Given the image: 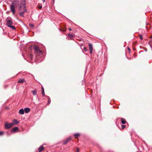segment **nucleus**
I'll return each instance as SVG.
<instances>
[{
  "label": "nucleus",
  "instance_id": "f257e3e1",
  "mask_svg": "<svg viewBox=\"0 0 152 152\" xmlns=\"http://www.w3.org/2000/svg\"><path fill=\"white\" fill-rule=\"evenodd\" d=\"M26 1L25 0H21L20 1V5L19 6V10L20 12L19 15L23 16L25 13L26 12L27 10L26 7Z\"/></svg>",
  "mask_w": 152,
  "mask_h": 152
},
{
  "label": "nucleus",
  "instance_id": "f03ea898",
  "mask_svg": "<svg viewBox=\"0 0 152 152\" xmlns=\"http://www.w3.org/2000/svg\"><path fill=\"white\" fill-rule=\"evenodd\" d=\"M20 4V2L18 1L14 0L12 2V4L10 6V11L12 13L13 15H15V8L18 7L19 4Z\"/></svg>",
  "mask_w": 152,
  "mask_h": 152
},
{
  "label": "nucleus",
  "instance_id": "7ed1b4c3",
  "mask_svg": "<svg viewBox=\"0 0 152 152\" xmlns=\"http://www.w3.org/2000/svg\"><path fill=\"white\" fill-rule=\"evenodd\" d=\"M34 48L35 54L36 56H40L43 54L42 52L39 50V47L37 46H35Z\"/></svg>",
  "mask_w": 152,
  "mask_h": 152
},
{
  "label": "nucleus",
  "instance_id": "20e7f679",
  "mask_svg": "<svg viewBox=\"0 0 152 152\" xmlns=\"http://www.w3.org/2000/svg\"><path fill=\"white\" fill-rule=\"evenodd\" d=\"M6 25L8 27L10 26V25H11L13 24L12 19L10 17H7L6 19Z\"/></svg>",
  "mask_w": 152,
  "mask_h": 152
},
{
  "label": "nucleus",
  "instance_id": "39448f33",
  "mask_svg": "<svg viewBox=\"0 0 152 152\" xmlns=\"http://www.w3.org/2000/svg\"><path fill=\"white\" fill-rule=\"evenodd\" d=\"M13 125V124L12 123H9L8 122H6L5 123V128L7 129H8L10 128Z\"/></svg>",
  "mask_w": 152,
  "mask_h": 152
},
{
  "label": "nucleus",
  "instance_id": "423d86ee",
  "mask_svg": "<svg viewBox=\"0 0 152 152\" xmlns=\"http://www.w3.org/2000/svg\"><path fill=\"white\" fill-rule=\"evenodd\" d=\"M72 139L71 137H70L66 140L64 142V144H66L70 140Z\"/></svg>",
  "mask_w": 152,
  "mask_h": 152
},
{
  "label": "nucleus",
  "instance_id": "0eeeda50",
  "mask_svg": "<svg viewBox=\"0 0 152 152\" xmlns=\"http://www.w3.org/2000/svg\"><path fill=\"white\" fill-rule=\"evenodd\" d=\"M24 110L23 109H21L19 110V114H20L23 115L24 114Z\"/></svg>",
  "mask_w": 152,
  "mask_h": 152
},
{
  "label": "nucleus",
  "instance_id": "6e6552de",
  "mask_svg": "<svg viewBox=\"0 0 152 152\" xmlns=\"http://www.w3.org/2000/svg\"><path fill=\"white\" fill-rule=\"evenodd\" d=\"M24 111L26 113H28L30 111V109L28 108H26L24 109Z\"/></svg>",
  "mask_w": 152,
  "mask_h": 152
},
{
  "label": "nucleus",
  "instance_id": "1a4fd4ad",
  "mask_svg": "<svg viewBox=\"0 0 152 152\" xmlns=\"http://www.w3.org/2000/svg\"><path fill=\"white\" fill-rule=\"evenodd\" d=\"M18 129V128L17 127H15L12 128V132H15Z\"/></svg>",
  "mask_w": 152,
  "mask_h": 152
},
{
  "label": "nucleus",
  "instance_id": "9d476101",
  "mask_svg": "<svg viewBox=\"0 0 152 152\" xmlns=\"http://www.w3.org/2000/svg\"><path fill=\"white\" fill-rule=\"evenodd\" d=\"M44 149V148L42 145H41L39 148V152H41Z\"/></svg>",
  "mask_w": 152,
  "mask_h": 152
},
{
  "label": "nucleus",
  "instance_id": "9b49d317",
  "mask_svg": "<svg viewBox=\"0 0 152 152\" xmlns=\"http://www.w3.org/2000/svg\"><path fill=\"white\" fill-rule=\"evenodd\" d=\"M16 125L19 123V122L16 119H14L13 121V123H12Z\"/></svg>",
  "mask_w": 152,
  "mask_h": 152
},
{
  "label": "nucleus",
  "instance_id": "f8f14e48",
  "mask_svg": "<svg viewBox=\"0 0 152 152\" xmlns=\"http://www.w3.org/2000/svg\"><path fill=\"white\" fill-rule=\"evenodd\" d=\"M89 50H93L92 45L90 43H89Z\"/></svg>",
  "mask_w": 152,
  "mask_h": 152
},
{
  "label": "nucleus",
  "instance_id": "ddd939ff",
  "mask_svg": "<svg viewBox=\"0 0 152 152\" xmlns=\"http://www.w3.org/2000/svg\"><path fill=\"white\" fill-rule=\"evenodd\" d=\"M25 81V80L23 79H19L18 81V83H23Z\"/></svg>",
  "mask_w": 152,
  "mask_h": 152
},
{
  "label": "nucleus",
  "instance_id": "4468645a",
  "mask_svg": "<svg viewBox=\"0 0 152 152\" xmlns=\"http://www.w3.org/2000/svg\"><path fill=\"white\" fill-rule=\"evenodd\" d=\"M121 123L123 124H125L126 122V121L125 120L122 118L121 119Z\"/></svg>",
  "mask_w": 152,
  "mask_h": 152
},
{
  "label": "nucleus",
  "instance_id": "2eb2a0df",
  "mask_svg": "<svg viewBox=\"0 0 152 152\" xmlns=\"http://www.w3.org/2000/svg\"><path fill=\"white\" fill-rule=\"evenodd\" d=\"M37 92V91L36 90H33L32 91V93L34 95H36Z\"/></svg>",
  "mask_w": 152,
  "mask_h": 152
},
{
  "label": "nucleus",
  "instance_id": "dca6fc26",
  "mask_svg": "<svg viewBox=\"0 0 152 152\" xmlns=\"http://www.w3.org/2000/svg\"><path fill=\"white\" fill-rule=\"evenodd\" d=\"M42 95L43 96H44L45 93H44V89L43 87H42Z\"/></svg>",
  "mask_w": 152,
  "mask_h": 152
},
{
  "label": "nucleus",
  "instance_id": "f3484780",
  "mask_svg": "<svg viewBox=\"0 0 152 152\" xmlns=\"http://www.w3.org/2000/svg\"><path fill=\"white\" fill-rule=\"evenodd\" d=\"M80 134L78 133L75 134H74V136H75V138H77V137H76L77 136H80Z\"/></svg>",
  "mask_w": 152,
  "mask_h": 152
},
{
  "label": "nucleus",
  "instance_id": "a211bd4d",
  "mask_svg": "<svg viewBox=\"0 0 152 152\" xmlns=\"http://www.w3.org/2000/svg\"><path fill=\"white\" fill-rule=\"evenodd\" d=\"M8 27H10L14 30L15 29V26H12V25H10V26H8Z\"/></svg>",
  "mask_w": 152,
  "mask_h": 152
},
{
  "label": "nucleus",
  "instance_id": "6ab92c4d",
  "mask_svg": "<svg viewBox=\"0 0 152 152\" xmlns=\"http://www.w3.org/2000/svg\"><path fill=\"white\" fill-rule=\"evenodd\" d=\"M50 102V98L49 97H48V104H49Z\"/></svg>",
  "mask_w": 152,
  "mask_h": 152
},
{
  "label": "nucleus",
  "instance_id": "aec40b11",
  "mask_svg": "<svg viewBox=\"0 0 152 152\" xmlns=\"http://www.w3.org/2000/svg\"><path fill=\"white\" fill-rule=\"evenodd\" d=\"M68 36L70 38H72L73 37V35L72 34H68Z\"/></svg>",
  "mask_w": 152,
  "mask_h": 152
},
{
  "label": "nucleus",
  "instance_id": "412c9836",
  "mask_svg": "<svg viewBox=\"0 0 152 152\" xmlns=\"http://www.w3.org/2000/svg\"><path fill=\"white\" fill-rule=\"evenodd\" d=\"M83 50L86 52L87 51V48L86 47H84Z\"/></svg>",
  "mask_w": 152,
  "mask_h": 152
},
{
  "label": "nucleus",
  "instance_id": "4be33fe9",
  "mask_svg": "<svg viewBox=\"0 0 152 152\" xmlns=\"http://www.w3.org/2000/svg\"><path fill=\"white\" fill-rule=\"evenodd\" d=\"M42 6L41 5H39L38 6V8L39 9H41V8H42Z\"/></svg>",
  "mask_w": 152,
  "mask_h": 152
},
{
  "label": "nucleus",
  "instance_id": "5701e85b",
  "mask_svg": "<svg viewBox=\"0 0 152 152\" xmlns=\"http://www.w3.org/2000/svg\"><path fill=\"white\" fill-rule=\"evenodd\" d=\"M139 37L141 39H142V35H140Z\"/></svg>",
  "mask_w": 152,
  "mask_h": 152
},
{
  "label": "nucleus",
  "instance_id": "b1692460",
  "mask_svg": "<svg viewBox=\"0 0 152 152\" xmlns=\"http://www.w3.org/2000/svg\"><path fill=\"white\" fill-rule=\"evenodd\" d=\"M4 134V132H0V135H1Z\"/></svg>",
  "mask_w": 152,
  "mask_h": 152
},
{
  "label": "nucleus",
  "instance_id": "393cba45",
  "mask_svg": "<svg viewBox=\"0 0 152 152\" xmlns=\"http://www.w3.org/2000/svg\"><path fill=\"white\" fill-rule=\"evenodd\" d=\"M90 53L91 54H92L93 53V50H89Z\"/></svg>",
  "mask_w": 152,
  "mask_h": 152
},
{
  "label": "nucleus",
  "instance_id": "a878e982",
  "mask_svg": "<svg viewBox=\"0 0 152 152\" xmlns=\"http://www.w3.org/2000/svg\"><path fill=\"white\" fill-rule=\"evenodd\" d=\"M126 127V126L124 125H122V129H123Z\"/></svg>",
  "mask_w": 152,
  "mask_h": 152
},
{
  "label": "nucleus",
  "instance_id": "bb28decb",
  "mask_svg": "<svg viewBox=\"0 0 152 152\" xmlns=\"http://www.w3.org/2000/svg\"><path fill=\"white\" fill-rule=\"evenodd\" d=\"M79 149L78 148H77V151L76 152H79Z\"/></svg>",
  "mask_w": 152,
  "mask_h": 152
},
{
  "label": "nucleus",
  "instance_id": "cd10ccee",
  "mask_svg": "<svg viewBox=\"0 0 152 152\" xmlns=\"http://www.w3.org/2000/svg\"><path fill=\"white\" fill-rule=\"evenodd\" d=\"M31 59L33 58V56L31 55Z\"/></svg>",
  "mask_w": 152,
  "mask_h": 152
},
{
  "label": "nucleus",
  "instance_id": "c85d7f7f",
  "mask_svg": "<svg viewBox=\"0 0 152 152\" xmlns=\"http://www.w3.org/2000/svg\"><path fill=\"white\" fill-rule=\"evenodd\" d=\"M30 26H31L32 27H33L34 26L32 24H30Z\"/></svg>",
  "mask_w": 152,
  "mask_h": 152
},
{
  "label": "nucleus",
  "instance_id": "c756f323",
  "mask_svg": "<svg viewBox=\"0 0 152 152\" xmlns=\"http://www.w3.org/2000/svg\"><path fill=\"white\" fill-rule=\"evenodd\" d=\"M128 50H129V51H130V49L129 48V47H128Z\"/></svg>",
  "mask_w": 152,
  "mask_h": 152
},
{
  "label": "nucleus",
  "instance_id": "7c9ffc66",
  "mask_svg": "<svg viewBox=\"0 0 152 152\" xmlns=\"http://www.w3.org/2000/svg\"><path fill=\"white\" fill-rule=\"evenodd\" d=\"M68 29L69 30V31H71L72 30H71V29L70 28H68Z\"/></svg>",
  "mask_w": 152,
  "mask_h": 152
},
{
  "label": "nucleus",
  "instance_id": "2f4dec72",
  "mask_svg": "<svg viewBox=\"0 0 152 152\" xmlns=\"http://www.w3.org/2000/svg\"><path fill=\"white\" fill-rule=\"evenodd\" d=\"M45 0H43V2H45Z\"/></svg>",
  "mask_w": 152,
  "mask_h": 152
}]
</instances>
